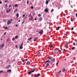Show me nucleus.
I'll return each mask as SVG.
<instances>
[{
	"label": "nucleus",
	"mask_w": 77,
	"mask_h": 77,
	"mask_svg": "<svg viewBox=\"0 0 77 77\" xmlns=\"http://www.w3.org/2000/svg\"><path fill=\"white\" fill-rule=\"evenodd\" d=\"M45 63H46V67L47 68L48 66H49V63H50V61L49 60H48L45 62Z\"/></svg>",
	"instance_id": "obj_1"
},
{
	"label": "nucleus",
	"mask_w": 77,
	"mask_h": 77,
	"mask_svg": "<svg viewBox=\"0 0 77 77\" xmlns=\"http://www.w3.org/2000/svg\"><path fill=\"white\" fill-rule=\"evenodd\" d=\"M59 51V49L58 48H56L53 50L54 52L55 53H56V54L58 53Z\"/></svg>",
	"instance_id": "obj_2"
},
{
	"label": "nucleus",
	"mask_w": 77,
	"mask_h": 77,
	"mask_svg": "<svg viewBox=\"0 0 77 77\" xmlns=\"http://www.w3.org/2000/svg\"><path fill=\"white\" fill-rule=\"evenodd\" d=\"M13 21V19H10V20H8L7 21V25H9L12 21Z\"/></svg>",
	"instance_id": "obj_3"
},
{
	"label": "nucleus",
	"mask_w": 77,
	"mask_h": 77,
	"mask_svg": "<svg viewBox=\"0 0 77 77\" xmlns=\"http://www.w3.org/2000/svg\"><path fill=\"white\" fill-rule=\"evenodd\" d=\"M35 69L34 68H33V69L32 71L28 72V74L29 75L32 72H35Z\"/></svg>",
	"instance_id": "obj_4"
},
{
	"label": "nucleus",
	"mask_w": 77,
	"mask_h": 77,
	"mask_svg": "<svg viewBox=\"0 0 77 77\" xmlns=\"http://www.w3.org/2000/svg\"><path fill=\"white\" fill-rule=\"evenodd\" d=\"M4 46H5L4 44H2L1 45V46L0 47V49H2V48H3L4 47Z\"/></svg>",
	"instance_id": "obj_5"
},
{
	"label": "nucleus",
	"mask_w": 77,
	"mask_h": 77,
	"mask_svg": "<svg viewBox=\"0 0 77 77\" xmlns=\"http://www.w3.org/2000/svg\"><path fill=\"white\" fill-rule=\"evenodd\" d=\"M41 75V74H38L37 75H36L34 76V77H39V76H40Z\"/></svg>",
	"instance_id": "obj_6"
},
{
	"label": "nucleus",
	"mask_w": 77,
	"mask_h": 77,
	"mask_svg": "<svg viewBox=\"0 0 77 77\" xmlns=\"http://www.w3.org/2000/svg\"><path fill=\"white\" fill-rule=\"evenodd\" d=\"M11 11V9H9L8 10L7 9L6 12L7 13H9V12H10Z\"/></svg>",
	"instance_id": "obj_7"
},
{
	"label": "nucleus",
	"mask_w": 77,
	"mask_h": 77,
	"mask_svg": "<svg viewBox=\"0 0 77 77\" xmlns=\"http://www.w3.org/2000/svg\"><path fill=\"white\" fill-rule=\"evenodd\" d=\"M39 33L40 34V35H42L43 33V31L42 30H41L40 32H39Z\"/></svg>",
	"instance_id": "obj_8"
},
{
	"label": "nucleus",
	"mask_w": 77,
	"mask_h": 77,
	"mask_svg": "<svg viewBox=\"0 0 77 77\" xmlns=\"http://www.w3.org/2000/svg\"><path fill=\"white\" fill-rule=\"evenodd\" d=\"M54 60H55V59L53 58V59H51V62L52 63H54Z\"/></svg>",
	"instance_id": "obj_9"
},
{
	"label": "nucleus",
	"mask_w": 77,
	"mask_h": 77,
	"mask_svg": "<svg viewBox=\"0 0 77 77\" xmlns=\"http://www.w3.org/2000/svg\"><path fill=\"white\" fill-rule=\"evenodd\" d=\"M42 20V17H40L38 20V21H41Z\"/></svg>",
	"instance_id": "obj_10"
},
{
	"label": "nucleus",
	"mask_w": 77,
	"mask_h": 77,
	"mask_svg": "<svg viewBox=\"0 0 77 77\" xmlns=\"http://www.w3.org/2000/svg\"><path fill=\"white\" fill-rule=\"evenodd\" d=\"M47 59H51V60L52 59V57H51V56H49L48 57Z\"/></svg>",
	"instance_id": "obj_11"
},
{
	"label": "nucleus",
	"mask_w": 77,
	"mask_h": 77,
	"mask_svg": "<svg viewBox=\"0 0 77 77\" xmlns=\"http://www.w3.org/2000/svg\"><path fill=\"white\" fill-rule=\"evenodd\" d=\"M50 0H46V5H47V4H48V2H50Z\"/></svg>",
	"instance_id": "obj_12"
},
{
	"label": "nucleus",
	"mask_w": 77,
	"mask_h": 77,
	"mask_svg": "<svg viewBox=\"0 0 77 77\" xmlns=\"http://www.w3.org/2000/svg\"><path fill=\"white\" fill-rule=\"evenodd\" d=\"M38 39V37H36L34 39V42H35V41H36V40Z\"/></svg>",
	"instance_id": "obj_13"
},
{
	"label": "nucleus",
	"mask_w": 77,
	"mask_h": 77,
	"mask_svg": "<svg viewBox=\"0 0 77 77\" xmlns=\"http://www.w3.org/2000/svg\"><path fill=\"white\" fill-rule=\"evenodd\" d=\"M7 72H11V70L9 69L7 70Z\"/></svg>",
	"instance_id": "obj_14"
},
{
	"label": "nucleus",
	"mask_w": 77,
	"mask_h": 77,
	"mask_svg": "<svg viewBox=\"0 0 77 77\" xmlns=\"http://www.w3.org/2000/svg\"><path fill=\"white\" fill-rule=\"evenodd\" d=\"M45 12H48V10L47 9H45Z\"/></svg>",
	"instance_id": "obj_15"
},
{
	"label": "nucleus",
	"mask_w": 77,
	"mask_h": 77,
	"mask_svg": "<svg viewBox=\"0 0 77 77\" xmlns=\"http://www.w3.org/2000/svg\"><path fill=\"white\" fill-rule=\"evenodd\" d=\"M16 17L17 18H18V17H19V14L18 13L17 14H16Z\"/></svg>",
	"instance_id": "obj_16"
},
{
	"label": "nucleus",
	"mask_w": 77,
	"mask_h": 77,
	"mask_svg": "<svg viewBox=\"0 0 77 77\" xmlns=\"http://www.w3.org/2000/svg\"><path fill=\"white\" fill-rule=\"evenodd\" d=\"M60 29V26H59L58 27H57V30H59Z\"/></svg>",
	"instance_id": "obj_17"
},
{
	"label": "nucleus",
	"mask_w": 77,
	"mask_h": 77,
	"mask_svg": "<svg viewBox=\"0 0 77 77\" xmlns=\"http://www.w3.org/2000/svg\"><path fill=\"white\" fill-rule=\"evenodd\" d=\"M30 63V61H28V62L26 63V64H27V65H29Z\"/></svg>",
	"instance_id": "obj_18"
},
{
	"label": "nucleus",
	"mask_w": 77,
	"mask_h": 77,
	"mask_svg": "<svg viewBox=\"0 0 77 77\" xmlns=\"http://www.w3.org/2000/svg\"><path fill=\"white\" fill-rule=\"evenodd\" d=\"M64 45L65 46H66L67 45H68V42H66L65 44Z\"/></svg>",
	"instance_id": "obj_19"
},
{
	"label": "nucleus",
	"mask_w": 77,
	"mask_h": 77,
	"mask_svg": "<svg viewBox=\"0 0 77 77\" xmlns=\"http://www.w3.org/2000/svg\"><path fill=\"white\" fill-rule=\"evenodd\" d=\"M3 27L4 29H8V27H5V26H3Z\"/></svg>",
	"instance_id": "obj_20"
},
{
	"label": "nucleus",
	"mask_w": 77,
	"mask_h": 77,
	"mask_svg": "<svg viewBox=\"0 0 77 77\" xmlns=\"http://www.w3.org/2000/svg\"><path fill=\"white\" fill-rule=\"evenodd\" d=\"M62 71L63 72H64V71H65V68H63Z\"/></svg>",
	"instance_id": "obj_21"
},
{
	"label": "nucleus",
	"mask_w": 77,
	"mask_h": 77,
	"mask_svg": "<svg viewBox=\"0 0 77 77\" xmlns=\"http://www.w3.org/2000/svg\"><path fill=\"white\" fill-rule=\"evenodd\" d=\"M18 11V9L16 8L15 9V10L14 11V12H16V11Z\"/></svg>",
	"instance_id": "obj_22"
},
{
	"label": "nucleus",
	"mask_w": 77,
	"mask_h": 77,
	"mask_svg": "<svg viewBox=\"0 0 77 77\" xmlns=\"http://www.w3.org/2000/svg\"><path fill=\"white\" fill-rule=\"evenodd\" d=\"M20 49H23V47L20 46L19 47Z\"/></svg>",
	"instance_id": "obj_23"
},
{
	"label": "nucleus",
	"mask_w": 77,
	"mask_h": 77,
	"mask_svg": "<svg viewBox=\"0 0 77 77\" xmlns=\"http://www.w3.org/2000/svg\"><path fill=\"white\" fill-rule=\"evenodd\" d=\"M33 16H34L35 15V12H34L32 13Z\"/></svg>",
	"instance_id": "obj_24"
},
{
	"label": "nucleus",
	"mask_w": 77,
	"mask_h": 77,
	"mask_svg": "<svg viewBox=\"0 0 77 77\" xmlns=\"http://www.w3.org/2000/svg\"><path fill=\"white\" fill-rule=\"evenodd\" d=\"M18 4H16V5H15V7H18Z\"/></svg>",
	"instance_id": "obj_25"
},
{
	"label": "nucleus",
	"mask_w": 77,
	"mask_h": 77,
	"mask_svg": "<svg viewBox=\"0 0 77 77\" xmlns=\"http://www.w3.org/2000/svg\"><path fill=\"white\" fill-rule=\"evenodd\" d=\"M32 39V37L28 39V41H30V39Z\"/></svg>",
	"instance_id": "obj_26"
},
{
	"label": "nucleus",
	"mask_w": 77,
	"mask_h": 77,
	"mask_svg": "<svg viewBox=\"0 0 77 77\" xmlns=\"http://www.w3.org/2000/svg\"><path fill=\"white\" fill-rule=\"evenodd\" d=\"M18 38V35H16L15 36V39H17V38Z\"/></svg>",
	"instance_id": "obj_27"
},
{
	"label": "nucleus",
	"mask_w": 77,
	"mask_h": 77,
	"mask_svg": "<svg viewBox=\"0 0 77 77\" xmlns=\"http://www.w3.org/2000/svg\"><path fill=\"white\" fill-rule=\"evenodd\" d=\"M50 47L51 48H52V47H53V45H50Z\"/></svg>",
	"instance_id": "obj_28"
},
{
	"label": "nucleus",
	"mask_w": 77,
	"mask_h": 77,
	"mask_svg": "<svg viewBox=\"0 0 77 77\" xmlns=\"http://www.w3.org/2000/svg\"><path fill=\"white\" fill-rule=\"evenodd\" d=\"M5 6L6 8H7V7H8V5H7V4H6L5 5Z\"/></svg>",
	"instance_id": "obj_29"
},
{
	"label": "nucleus",
	"mask_w": 77,
	"mask_h": 77,
	"mask_svg": "<svg viewBox=\"0 0 77 77\" xmlns=\"http://www.w3.org/2000/svg\"><path fill=\"white\" fill-rule=\"evenodd\" d=\"M38 17H41V14H38Z\"/></svg>",
	"instance_id": "obj_30"
},
{
	"label": "nucleus",
	"mask_w": 77,
	"mask_h": 77,
	"mask_svg": "<svg viewBox=\"0 0 77 77\" xmlns=\"http://www.w3.org/2000/svg\"><path fill=\"white\" fill-rule=\"evenodd\" d=\"M53 11H54V10H53V9H52L51 12H53Z\"/></svg>",
	"instance_id": "obj_31"
},
{
	"label": "nucleus",
	"mask_w": 77,
	"mask_h": 77,
	"mask_svg": "<svg viewBox=\"0 0 77 77\" xmlns=\"http://www.w3.org/2000/svg\"><path fill=\"white\" fill-rule=\"evenodd\" d=\"M24 21H25V20H23V21L22 23L21 24H22L24 23Z\"/></svg>",
	"instance_id": "obj_32"
},
{
	"label": "nucleus",
	"mask_w": 77,
	"mask_h": 77,
	"mask_svg": "<svg viewBox=\"0 0 77 77\" xmlns=\"http://www.w3.org/2000/svg\"><path fill=\"white\" fill-rule=\"evenodd\" d=\"M12 41H15V38H13L12 39Z\"/></svg>",
	"instance_id": "obj_33"
},
{
	"label": "nucleus",
	"mask_w": 77,
	"mask_h": 77,
	"mask_svg": "<svg viewBox=\"0 0 77 77\" xmlns=\"http://www.w3.org/2000/svg\"><path fill=\"white\" fill-rule=\"evenodd\" d=\"M23 43L22 42L21 44L20 45V46L22 47V45H23Z\"/></svg>",
	"instance_id": "obj_34"
},
{
	"label": "nucleus",
	"mask_w": 77,
	"mask_h": 77,
	"mask_svg": "<svg viewBox=\"0 0 77 77\" xmlns=\"http://www.w3.org/2000/svg\"><path fill=\"white\" fill-rule=\"evenodd\" d=\"M74 29V28L73 27H72L71 28V30H73Z\"/></svg>",
	"instance_id": "obj_35"
},
{
	"label": "nucleus",
	"mask_w": 77,
	"mask_h": 77,
	"mask_svg": "<svg viewBox=\"0 0 77 77\" xmlns=\"http://www.w3.org/2000/svg\"><path fill=\"white\" fill-rule=\"evenodd\" d=\"M31 9H33V6H31Z\"/></svg>",
	"instance_id": "obj_36"
},
{
	"label": "nucleus",
	"mask_w": 77,
	"mask_h": 77,
	"mask_svg": "<svg viewBox=\"0 0 77 77\" xmlns=\"http://www.w3.org/2000/svg\"><path fill=\"white\" fill-rule=\"evenodd\" d=\"M3 72V71L1 70V71H0V73H1V72Z\"/></svg>",
	"instance_id": "obj_37"
},
{
	"label": "nucleus",
	"mask_w": 77,
	"mask_h": 77,
	"mask_svg": "<svg viewBox=\"0 0 77 77\" xmlns=\"http://www.w3.org/2000/svg\"><path fill=\"white\" fill-rule=\"evenodd\" d=\"M71 21H73V20H72V18H71Z\"/></svg>",
	"instance_id": "obj_38"
},
{
	"label": "nucleus",
	"mask_w": 77,
	"mask_h": 77,
	"mask_svg": "<svg viewBox=\"0 0 77 77\" xmlns=\"http://www.w3.org/2000/svg\"><path fill=\"white\" fill-rule=\"evenodd\" d=\"M5 3H7V2H8V1H7V0H6L5 1Z\"/></svg>",
	"instance_id": "obj_39"
},
{
	"label": "nucleus",
	"mask_w": 77,
	"mask_h": 77,
	"mask_svg": "<svg viewBox=\"0 0 77 77\" xmlns=\"http://www.w3.org/2000/svg\"><path fill=\"white\" fill-rule=\"evenodd\" d=\"M74 48H75V47H73L72 48V50H74Z\"/></svg>",
	"instance_id": "obj_40"
},
{
	"label": "nucleus",
	"mask_w": 77,
	"mask_h": 77,
	"mask_svg": "<svg viewBox=\"0 0 77 77\" xmlns=\"http://www.w3.org/2000/svg\"><path fill=\"white\" fill-rule=\"evenodd\" d=\"M58 63H59L58 62L56 63V65H58Z\"/></svg>",
	"instance_id": "obj_41"
},
{
	"label": "nucleus",
	"mask_w": 77,
	"mask_h": 77,
	"mask_svg": "<svg viewBox=\"0 0 77 77\" xmlns=\"http://www.w3.org/2000/svg\"><path fill=\"white\" fill-rule=\"evenodd\" d=\"M27 4H29V1H27Z\"/></svg>",
	"instance_id": "obj_42"
},
{
	"label": "nucleus",
	"mask_w": 77,
	"mask_h": 77,
	"mask_svg": "<svg viewBox=\"0 0 77 77\" xmlns=\"http://www.w3.org/2000/svg\"><path fill=\"white\" fill-rule=\"evenodd\" d=\"M25 17V14H24L23 16V17Z\"/></svg>",
	"instance_id": "obj_43"
},
{
	"label": "nucleus",
	"mask_w": 77,
	"mask_h": 77,
	"mask_svg": "<svg viewBox=\"0 0 77 77\" xmlns=\"http://www.w3.org/2000/svg\"><path fill=\"white\" fill-rule=\"evenodd\" d=\"M22 62H25V60H23Z\"/></svg>",
	"instance_id": "obj_44"
},
{
	"label": "nucleus",
	"mask_w": 77,
	"mask_h": 77,
	"mask_svg": "<svg viewBox=\"0 0 77 77\" xmlns=\"http://www.w3.org/2000/svg\"><path fill=\"white\" fill-rule=\"evenodd\" d=\"M6 32H5L4 33V35H6Z\"/></svg>",
	"instance_id": "obj_45"
},
{
	"label": "nucleus",
	"mask_w": 77,
	"mask_h": 77,
	"mask_svg": "<svg viewBox=\"0 0 77 77\" xmlns=\"http://www.w3.org/2000/svg\"><path fill=\"white\" fill-rule=\"evenodd\" d=\"M75 42H74L73 43V45H75Z\"/></svg>",
	"instance_id": "obj_46"
},
{
	"label": "nucleus",
	"mask_w": 77,
	"mask_h": 77,
	"mask_svg": "<svg viewBox=\"0 0 77 77\" xmlns=\"http://www.w3.org/2000/svg\"><path fill=\"white\" fill-rule=\"evenodd\" d=\"M29 20H32V18H29Z\"/></svg>",
	"instance_id": "obj_47"
},
{
	"label": "nucleus",
	"mask_w": 77,
	"mask_h": 77,
	"mask_svg": "<svg viewBox=\"0 0 77 77\" xmlns=\"http://www.w3.org/2000/svg\"><path fill=\"white\" fill-rule=\"evenodd\" d=\"M15 26L16 27H17V26H18V24H16Z\"/></svg>",
	"instance_id": "obj_48"
},
{
	"label": "nucleus",
	"mask_w": 77,
	"mask_h": 77,
	"mask_svg": "<svg viewBox=\"0 0 77 77\" xmlns=\"http://www.w3.org/2000/svg\"><path fill=\"white\" fill-rule=\"evenodd\" d=\"M8 41H9V39H7L6 40V41L7 42H8Z\"/></svg>",
	"instance_id": "obj_49"
},
{
	"label": "nucleus",
	"mask_w": 77,
	"mask_h": 77,
	"mask_svg": "<svg viewBox=\"0 0 77 77\" xmlns=\"http://www.w3.org/2000/svg\"><path fill=\"white\" fill-rule=\"evenodd\" d=\"M2 2L0 1V4H2Z\"/></svg>",
	"instance_id": "obj_50"
},
{
	"label": "nucleus",
	"mask_w": 77,
	"mask_h": 77,
	"mask_svg": "<svg viewBox=\"0 0 77 77\" xmlns=\"http://www.w3.org/2000/svg\"><path fill=\"white\" fill-rule=\"evenodd\" d=\"M29 17H31V14H30L29 15Z\"/></svg>",
	"instance_id": "obj_51"
},
{
	"label": "nucleus",
	"mask_w": 77,
	"mask_h": 77,
	"mask_svg": "<svg viewBox=\"0 0 77 77\" xmlns=\"http://www.w3.org/2000/svg\"><path fill=\"white\" fill-rule=\"evenodd\" d=\"M17 47H18V46H17V45H16V48H17Z\"/></svg>",
	"instance_id": "obj_52"
},
{
	"label": "nucleus",
	"mask_w": 77,
	"mask_h": 77,
	"mask_svg": "<svg viewBox=\"0 0 77 77\" xmlns=\"http://www.w3.org/2000/svg\"><path fill=\"white\" fill-rule=\"evenodd\" d=\"M76 17H77V13L76 14Z\"/></svg>",
	"instance_id": "obj_53"
},
{
	"label": "nucleus",
	"mask_w": 77,
	"mask_h": 77,
	"mask_svg": "<svg viewBox=\"0 0 77 77\" xmlns=\"http://www.w3.org/2000/svg\"><path fill=\"white\" fill-rule=\"evenodd\" d=\"M40 53H38L37 54L38 55H39V54H40Z\"/></svg>",
	"instance_id": "obj_54"
},
{
	"label": "nucleus",
	"mask_w": 77,
	"mask_h": 77,
	"mask_svg": "<svg viewBox=\"0 0 77 77\" xmlns=\"http://www.w3.org/2000/svg\"><path fill=\"white\" fill-rule=\"evenodd\" d=\"M58 72H61V70L60 71Z\"/></svg>",
	"instance_id": "obj_55"
},
{
	"label": "nucleus",
	"mask_w": 77,
	"mask_h": 77,
	"mask_svg": "<svg viewBox=\"0 0 77 77\" xmlns=\"http://www.w3.org/2000/svg\"><path fill=\"white\" fill-rule=\"evenodd\" d=\"M9 7H11V5H10L9 6Z\"/></svg>",
	"instance_id": "obj_56"
},
{
	"label": "nucleus",
	"mask_w": 77,
	"mask_h": 77,
	"mask_svg": "<svg viewBox=\"0 0 77 77\" xmlns=\"http://www.w3.org/2000/svg\"><path fill=\"white\" fill-rule=\"evenodd\" d=\"M59 52H61V50H59Z\"/></svg>",
	"instance_id": "obj_57"
},
{
	"label": "nucleus",
	"mask_w": 77,
	"mask_h": 77,
	"mask_svg": "<svg viewBox=\"0 0 77 77\" xmlns=\"http://www.w3.org/2000/svg\"><path fill=\"white\" fill-rule=\"evenodd\" d=\"M24 18L26 19V18H27V17H24Z\"/></svg>",
	"instance_id": "obj_58"
},
{
	"label": "nucleus",
	"mask_w": 77,
	"mask_h": 77,
	"mask_svg": "<svg viewBox=\"0 0 77 77\" xmlns=\"http://www.w3.org/2000/svg\"><path fill=\"white\" fill-rule=\"evenodd\" d=\"M63 51H65V49H64L63 50Z\"/></svg>",
	"instance_id": "obj_59"
},
{
	"label": "nucleus",
	"mask_w": 77,
	"mask_h": 77,
	"mask_svg": "<svg viewBox=\"0 0 77 77\" xmlns=\"http://www.w3.org/2000/svg\"><path fill=\"white\" fill-rule=\"evenodd\" d=\"M35 21H36V18H35Z\"/></svg>",
	"instance_id": "obj_60"
},
{
	"label": "nucleus",
	"mask_w": 77,
	"mask_h": 77,
	"mask_svg": "<svg viewBox=\"0 0 77 77\" xmlns=\"http://www.w3.org/2000/svg\"><path fill=\"white\" fill-rule=\"evenodd\" d=\"M31 18H32V19L33 18V17L32 16H31Z\"/></svg>",
	"instance_id": "obj_61"
},
{
	"label": "nucleus",
	"mask_w": 77,
	"mask_h": 77,
	"mask_svg": "<svg viewBox=\"0 0 77 77\" xmlns=\"http://www.w3.org/2000/svg\"><path fill=\"white\" fill-rule=\"evenodd\" d=\"M20 20L18 21V22H20Z\"/></svg>",
	"instance_id": "obj_62"
},
{
	"label": "nucleus",
	"mask_w": 77,
	"mask_h": 77,
	"mask_svg": "<svg viewBox=\"0 0 77 77\" xmlns=\"http://www.w3.org/2000/svg\"><path fill=\"white\" fill-rule=\"evenodd\" d=\"M73 34H75V32H73Z\"/></svg>",
	"instance_id": "obj_63"
},
{
	"label": "nucleus",
	"mask_w": 77,
	"mask_h": 77,
	"mask_svg": "<svg viewBox=\"0 0 77 77\" xmlns=\"http://www.w3.org/2000/svg\"><path fill=\"white\" fill-rule=\"evenodd\" d=\"M0 40H3V39L1 38V39H0Z\"/></svg>",
	"instance_id": "obj_64"
}]
</instances>
